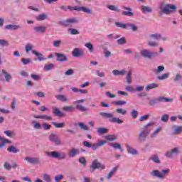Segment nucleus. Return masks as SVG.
Returning a JSON list of instances; mask_svg holds the SVG:
<instances>
[{
	"label": "nucleus",
	"mask_w": 182,
	"mask_h": 182,
	"mask_svg": "<svg viewBox=\"0 0 182 182\" xmlns=\"http://www.w3.org/2000/svg\"><path fill=\"white\" fill-rule=\"evenodd\" d=\"M54 68L55 65H53V63L46 64L44 66V70H46V72H48L49 70H52V69H53Z\"/></svg>",
	"instance_id": "nucleus-34"
},
{
	"label": "nucleus",
	"mask_w": 182,
	"mask_h": 182,
	"mask_svg": "<svg viewBox=\"0 0 182 182\" xmlns=\"http://www.w3.org/2000/svg\"><path fill=\"white\" fill-rule=\"evenodd\" d=\"M25 161L31 164H41L42 163L39 158L26 157Z\"/></svg>",
	"instance_id": "nucleus-15"
},
{
	"label": "nucleus",
	"mask_w": 182,
	"mask_h": 182,
	"mask_svg": "<svg viewBox=\"0 0 182 182\" xmlns=\"http://www.w3.org/2000/svg\"><path fill=\"white\" fill-rule=\"evenodd\" d=\"M157 103H159V98H154L149 101V106H154L155 105H157Z\"/></svg>",
	"instance_id": "nucleus-50"
},
{
	"label": "nucleus",
	"mask_w": 182,
	"mask_h": 182,
	"mask_svg": "<svg viewBox=\"0 0 182 182\" xmlns=\"http://www.w3.org/2000/svg\"><path fill=\"white\" fill-rule=\"evenodd\" d=\"M43 178L44 181H46V182L52 181V179L50 178V176H49L46 173L43 174Z\"/></svg>",
	"instance_id": "nucleus-43"
},
{
	"label": "nucleus",
	"mask_w": 182,
	"mask_h": 182,
	"mask_svg": "<svg viewBox=\"0 0 182 182\" xmlns=\"http://www.w3.org/2000/svg\"><path fill=\"white\" fill-rule=\"evenodd\" d=\"M127 83L130 85L132 83V71H129L127 75Z\"/></svg>",
	"instance_id": "nucleus-42"
},
{
	"label": "nucleus",
	"mask_w": 182,
	"mask_h": 182,
	"mask_svg": "<svg viewBox=\"0 0 182 182\" xmlns=\"http://www.w3.org/2000/svg\"><path fill=\"white\" fill-rule=\"evenodd\" d=\"M176 129L174 130L173 134H180L182 132V127H175Z\"/></svg>",
	"instance_id": "nucleus-57"
},
{
	"label": "nucleus",
	"mask_w": 182,
	"mask_h": 182,
	"mask_svg": "<svg viewBox=\"0 0 182 182\" xmlns=\"http://www.w3.org/2000/svg\"><path fill=\"white\" fill-rule=\"evenodd\" d=\"M55 56L57 58V62H68V55L63 53H55Z\"/></svg>",
	"instance_id": "nucleus-12"
},
{
	"label": "nucleus",
	"mask_w": 182,
	"mask_h": 182,
	"mask_svg": "<svg viewBox=\"0 0 182 182\" xmlns=\"http://www.w3.org/2000/svg\"><path fill=\"white\" fill-rule=\"evenodd\" d=\"M105 139L107 140H108V141H114V140H116V136H114V135H107L105 136Z\"/></svg>",
	"instance_id": "nucleus-44"
},
{
	"label": "nucleus",
	"mask_w": 182,
	"mask_h": 182,
	"mask_svg": "<svg viewBox=\"0 0 182 182\" xmlns=\"http://www.w3.org/2000/svg\"><path fill=\"white\" fill-rule=\"evenodd\" d=\"M32 53H33L34 55L38 56V60H40V62H42L43 60H46V58H43V55H42L40 53H38L36 50H32Z\"/></svg>",
	"instance_id": "nucleus-26"
},
{
	"label": "nucleus",
	"mask_w": 182,
	"mask_h": 182,
	"mask_svg": "<svg viewBox=\"0 0 182 182\" xmlns=\"http://www.w3.org/2000/svg\"><path fill=\"white\" fill-rule=\"evenodd\" d=\"M150 117V114H145L139 117V122H144V120H148Z\"/></svg>",
	"instance_id": "nucleus-60"
},
{
	"label": "nucleus",
	"mask_w": 182,
	"mask_h": 182,
	"mask_svg": "<svg viewBox=\"0 0 182 182\" xmlns=\"http://www.w3.org/2000/svg\"><path fill=\"white\" fill-rule=\"evenodd\" d=\"M122 9H125L126 11H124L122 12V15L124 16H134V13L132 12L133 9H132L130 7L122 6Z\"/></svg>",
	"instance_id": "nucleus-13"
},
{
	"label": "nucleus",
	"mask_w": 182,
	"mask_h": 182,
	"mask_svg": "<svg viewBox=\"0 0 182 182\" xmlns=\"http://www.w3.org/2000/svg\"><path fill=\"white\" fill-rule=\"evenodd\" d=\"M4 168L5 170L9 171L12 168V166H11V164H9L8 162H4Z\"/></svg>",
	"instance_id": "nucleus-62"
},
{
	"label": "nucleus",
	"mask_w": 182,
	"mask_h": 182,
	"mask_svg": "<svg viewBox=\"0 0 182 182\" xmlns=\"http://www.w3.org/2000/svg\"><path fill=\"white\" fill-rule=\"evenodd\" d=\"M117 168H119V166H115L111 170V171L108 173L107 177L108 180H110V177H112L114 175V173L117 171Z\"/></svg>",
	"instance_id": "nucleus-32"
},
{
	"label": "nucleus",
	"mask_w": 182,
	"mask_h": 182,
	"mask_svg": "<svg viewBox=\"0 0 182 182\" xmlns=\"http://www.w3.org/2000/svg\"><path fill=\"white\" fill-rule=\"evenodd\" d=\"M55 98L58 100H60V102H63L64 103L68 102V97H66V95H56Z\"/></svg>",
	"instance_id": "nucleus-25"
},
{
	"label": "nucleus",
	"mask_w": 182,
	"mask_h": 182,
	"mask_svg": "<svg viewBox=\"0 0 182 182\" xmlns=\"http://www.w3.org/2000/svg\"><path fill=\"white\" fill-rule=\"evenodd\" d=\"M85 48H87V49H89L90 52H93L94 49H93V45H92V43L90 42H88L87 43H85Z\"/></svg>",
	"instance_id": "nucleus-45"
},
{
	"label": "nucleus",
	"mask_w": 182,
	"mask_h": 182,
	"mask_svg": "<svg viewBox=\"0 0 182 182\" xmlns=\"http://www.w3.org/2000/svg\"><path fill=\"white\" fill-rule=\"evenodd\" d=\"M53 114L58 116V117H63V116H65V114L58 107L53 108Z\"/></svg>",
	"instance_id": "nucleus-17"
},
{
	"label": "nucleus",
	"mask_w": 182,
	"mask_h": 182,
	"mask_svg": "<svg viewBox=\"0 0 182 182\" xmlns=\"http://www.w3.org/2000/svg\"><path fill=\"white\" fill-rule=\"evenodd\" d=\"M113 75H114L115 76H123V75H124V73H126V70H122L121 71H119L118 70H114L112 71Z\"/></svg>",
	"instance_id": "nucleus-30"
},
{
	"label": "nucleus",
	"mask_w": 182,
	"mask_h": 182,
	"mask_svg": "<svg viewBox=\"0 0 182 182\" xmlns=\"http://www.w3.org/2000/svg\"><path fill=\"white\" fill-rule=\"evenodd\" d=\"M168 173H170V169H163L161 172L158 170H154L151 172V176L152 177H158V178H164Z\"/></svg>",
	"instance_id": "nucleus-5"
},
{
	"label": "nucleus",
	"mask_w": 182,
	"mask_h": 182,
	"mask_svg": "<svg viewBox=\"0 0 182 182\" xmlns=\"http://www.w3.org/2000/svg\"><path fill=\"white\" fill-rule=\"evenodd\" d=\"M32 49H33V46H32L31 44H26V52L27 53H29V52H31V50H32Z\"/></svg>",
	"instance_id": "nucleus-48"
},
{
	"label": "nucleus",
	"mask_w": 182,
	"mask_h": 182,
	"mask_svg": "<svg viewBox=\"0 0 182 182\" xmlns=\"http://www.w3.org/2000/svg\"><path fill=\"white\" fill-rule=\"evenodd\" d=\"M69 31H70L71 35H79V31L75 29V28H70Z\"/></svg>",
	"instance_id": "nucleus-63"
},
{
	"label": "nucleus",
	"mask_w": 182,
	"mask_h": 182,
	"mask_svg": "<svg viewBox=\"0 0 182 182\" xmlns=\"http://www.w3.org/2000/svg\"><path fill=\"white\" fill-rule=\"evenodd\" d=\"M99 115L100 117H102V119H104L105 120H109L110 123H117L118 124H122V123H123V120L119 117H114L112 112H101L99 113Z\"/></svg>",
	"instance_id": "nucleus-1"
},
{
	"label": "nucleus",
	"mask_w": 182,
	"mask_h": 182,
	"mask_svg": "<svg viewBox=\"0 0 182 182\" xmlns=\"http://www.w3.org/2000/svg\"><path fill=\"white\" fill-rule=\"evenodd\" d=\"M156 87H159V85L153 82L145 87V90H150L151 89H156Z\"/></svg>",
	"instance_id": "nucleus-27"
},
{
	"label": "nucleus",
	"mask_w": 182,
	"mask_h": 182,
	"mask_svg": "<svg viewBox=\"0 0 182 182\" xmlns=\"http://www.w3.org/2000/svg\"><path fill=\"white\" fill-rule=\"evenodd\" d=\"M113 104L116 105V106H123L124 105H127V102L119 100L114 102Z\"/></svg>",
	"instance_id": "nucleus-40"
},
{
	"label": "nucleus",
	"mask_w": 182,
	"mask_h": 182,
	"mask_svg": "<svg viewBox=\"0 0 182 182\" xmlns=\"http://www.w3.org/2000/svg\"><path fill=\"white\" fill-rule=\"evenodd\" d=\"M110 146H112V147H114V149H119V150L123 151V149H122V145H120V144H110Z\"/></svg>",
	"instance_id": "nucleus-52"
},
{
	"label": "nucleus",
	"mask_w": 182,
	"mask_h": 182,
	"mask_svg": "<svg viewBox=\"0 0 182 182\" xmlns=\"http://www.w3.org/2000/svg\"><path fill=\"white\" fill-rule=\"evenodd\" d=\"M59 25H62L65 28H68V26H70V25H74L75 23H77V19L76 18H68L65 21H59Z\"/></svg>",
	"instance_id": "nucleus-7"
},
{
	"label": "nucleus",
	"mask_w": 182,
	"mask_h": 182,
	"mask_svg": "<svg viewBox=\"0 0 182 182\" xmlns=\"http://www.w3.org/2000/svg\"><path fill=\"white\" fill-rule=\"evenodd\" d=\"M49 140L52 143H54V144H55V146H60L62 144V141L60 140V139H59V136H58L55 134H50Z\"/></svg>",
	"instance_id": "nucleus-8"
},
{
	"label": "nucleus",
	"mask_w": 182,
	"mask_h": 182,
	"mask_svg": "<svg viewBox=\"0 0 182 182\" xmlns=\"http://www.w3.org/2000/svg\"><path fill=\"white\" fill-rule=\"evenodd\" d=\"M97 133H98V134H105V133H107V129L104 127L97 128Z\"/></svg>",
	"instance_id": "nucleus-36"
},
{
	"label": "nucleus",
	"mask_w": 182,
	"mask_h": 182,
	"mask_svg": "<svg viewBox=\"0 0 182 182\" xmlns=\"http://www.w3.org/2000/svg\"><path fill=\"white\" fill-rule=\"evenodd\" d=\"M107 8H108V9H109V11H114L115 12L120 11V9H119V7L116 6L114 5H108Z\"/></svg>",
	"instance_id": "nucleus-37"
},
{
	"label": "nucleus",
	"mask_w": 182,
	"mask_h": 182,
	"mask_svg": "<svg viewBox=\"0 0 182 182\" xmlns=\"http://www.w3.org/2000/svg\"><path fill=\"white\" fill-rule=\"evenodd\" d=\"M142 12H149V13H151V12H153V10L149 6H142Z\"/></svg>",
	"instance_id": "nucleus-49"
},
{
	"label": "nucleus",
	"mask_w": 182,
	"mask_h": 182,
	"mask_svg": "<svg viewBox=\"0 0 182 182\" xmlns=\"http://www.w3.org/2000/svg\"><path fill=\"white\" fill-rule=\"evenodd\" d=\"M5 28L9 31H17V29H20L21 26L15 24H9L6 26Z\"/></svg>",
	"instance_id": "nucleus-19"
},
{
	"label": "nucleus",
	"mask_w": 182,
	"mask_h": 182,
	"mask_svg": "<svg viewBox=\"0 0 182 182\" xmlns=\"http://www.w3.org/2000/svg\"><path fill=\"white\" fill-rule=\"evenodd\" d=\"M149 38L151 39H160V38H161V35L159 34V33H155V34H151L149 35Z\"/></svg>",
	"instance_id": "nucleus-46"
},
{
	"label": "nucleus",
	"mask_w": 182,
	"mask_h": 182,
	"mask_svg": "<svg viewBox=\"0 0 182 182\" xmlns=\"http://www.w3.org/2000/svg\"><path fill=\"white\" fill-rule=\"evenodd\" d=\"M141 55L146 59H151V58L157 56V53L150 52L149 50H141Z\"/></svg>",
	"instance_id": "nucleus-9"
},
{
	"label": "nucleus",
	"mask_w": 182,
	"mask_h": 182,
	"mask_svg": "<svg viewBox=\"0 0 182 182\" xmlns=\"http://www.w3.org/2000/svg\"><path fill=\"white\" fill-rule=\"evenodd\" d=\"M79 127H80V129H82V130H85L87 131L89 130V129L87 128V125H85V124H83L82 122H80L78 124Z\"/></svg>",
	"instance_id": "nucleus-59"
},
{
	"label": "nucleus",
	"mask_w": 182,
	"mask_h": 182,
	"mask_svg": "<svg viewBox=\"0 0 182 182\" xmlns=\"http://www.w3.org/2000/svg\"><path fill=\"white\" fill-rule=\"evenodd\" d=\"M63 175H58L54 178L55 182H60V180L63 178Z\"/></svg>",
	"instance_id": "nucleus-64"
},
{
	"label": "nucleus",
	"mask_w": 182,
	"mask_h": 182,
	"mask_svg": "<svg viewBox=\"0 0 182 182\" xmlns=\"http://www.w3.org/2000/svg\"><path fill=\"white\" fill-rule=\"evenodd\" d=\"M168 77V73H164L161 76H158L157 79H159V80H164V79H167Z\"/></svg>",
	"instance_id": "nucleus-56"
},
{
	"label": "nucleus",
	"mask_w": 182,
	"mask_h": 182,
	"mask_svg": "<svg viewBox=\"0 0 182 182\" xmlns=\"http://www.w3.org/2000/svg\"><path fill=\"white\" fill-rule=\"evenodd\" d=\"M148 46H150L151 48H156V46H159V43L156 41H149L148 42Z\"/></svg>",
	"instance_id": "nucleus-53"
},
{
	"label": "nucleus",
	"mask_w": 182,
	"mask_h": 182,
	"mask_svg": "<svg viewBox=\"0 0 182 182\" xmlns=\"http://www.w3.org/2000/svg\"><path fill=\"white\" fill-rule=\"evenodd\" d=\"M160 9L163 14L169 15V14H173L174 11H177V6L174 4L161 3Z\"/></svg>",
	"instance_id": "nucleus-2"
},
{
	"label": "nucleus",
	"mask_w": 182,
	"mask_h": 182,
	"mask_svg": "<svg viewBox=\"0 0 182 182\" xmlns=\"http://www.w3.org/2000/svg\"><path fill=\"white\" fill-rule=\"evenodd\" d=\"M63 112H68L70 113H72V112H75V110H76V108L73 105L65 106L63 107Z\"/></svg>",
	"instance_id": "nucleus-23"
},
{
	"label": "nucleus",
	"mask_w": 182,
	"mask_h": 182,
	"mask_svg": "<svg viewBox=\"0 0 182 182\" xmlns=\"http://www.w3.org/2000/svg\"><path fill=\"white\" fill-rule=\"evenodd\" d=\"M76 108L78 109V110H80V112H86V111H87V108L83 107V105H77Z\"/></svg>",
	"instance_id": "nucleus-51"
},
{
	"label": "nucleus",
	"mask_w": 182,
	"mask_h": 182,
	"mask_svg": "<svg viewBox=\"0 0 182 182\" xmlns=\"http://www.w3.org/2000/svg\"><path fill=\"white\" fill-rule=\"evenodd\" d=\"M34 119H46V120H52V117L48 115H34Z\"/></svg>",
	"instance_id": "nucleus-31"
},
{
	"label": "nucleus",
	"mask_w": 182,
	"mask_h": 182,
	"mask_svg": "<svg viewBox=\"0 0 182 182\" xmlns=\"http://www.w3.org/2000/svg\"><path fill=\"white\" fill-rule=\"evenodd\" d=\"M181 148L180 147H176L171 151L166 153L165 156L168 157V159H171L173 157V154H180V150Z\"/></svg>",
	"instance_id": "nucleus-10"
},
{
	"label": "nucleus",
	"mask_w": 182,
	"mask_h": 182,
	"mask_svg": "<svg viewBox=\"0 0 182 182\" xmlns=\"http://www.w3.org/2000/svg\"><path fill=\"white\" fill-rule=\"evenodd\" d=\"M1 73H3V75H4V78H5L6 82H9V80H11V79H12V75H11V74L8 73V72H6V70H2Z\"/></svg>",
	"instance_id": "nucleus-24"
},
{
	"label": "nucleus",
	"mask_w": 182,
	"mask_h": 182,
	"mask_svg": "<svg viewBox=\"0 0 182 182\" xmlns=\"http://www.w3.org/2000/svg\"><path fill=\"white\" fill-rule=\"evenodd\" d=\"M33 29L38 33H45V31H46V27L43 26H39L34 27Z\"/></svg>",
	"instance_id": "nucleus-21"
},
{
	"label": "nucleus",
	"mask_w": 182,
	"mask_h": 182,
	"mask_svg": "<svg viewBox=\"0 0 182 182\" xmlns=\"http://www.w3.org/2000/svg\"><path fill=\"white\" fill-rule=\"evenodd\" d=\"M127 150L129 154H132L133 156H136L139 154V151L134 149L133 147L130 146V145L127 144Z\"/></svg>",
	"instance_id": "nucleus-18"
},
{
	"label": "nucleus",
	"mask_w": 182,
	"mask_h": 182,
	"mask_svg": "<svg viewBox=\"0 0 182 182\" xmlns=\"http://www.w3.org/2000/svg\"><path fill=\"white\" fill-rule=\"evenodd\" d=\"M4 134L7 135L8 137H14L15 136V133L11 130L4 131Z\"/></svg>",
	"instance_id": "nucleus-47"
},
{
	"label": "nucleus",
	"mask_w": 182,
	"mask_h": 182,
	"mask_svg": "<svg viewBox=\"0 0 182 182\" xmlns=\"http://www.w3.org/2000/svg\"><path fill=\"white\" fill-rule=\"evenodd\" d=\"M168 114H165L164 115H162V117H161V122H164L165 123H167V122H168Z\"/></svg>",
	"instance_id": "nucleus-54"
},
{
	"label": "nucleus",
	"mask_w": 182,
	"mask_h": 182,
	"mask_svg": "<svg viewBox=\"0 0 182 182\" xmlns=\"http://www.w3.org/2000/svg\"><path fill=\"white\" fill-rule=\"evenodd\" d=\"M84 54L85 53H83V50L80 48H75L73 51V56L74 58H80V56H83Z\"/></svg>",
	"instance_id": "nucleus-14"
},
{
	"label": "nucleus",
	"mask_w": 182,
	"mask_h": 182,
	"mask_svg": "<svg viewBox=\"0 0 182 182\" xmlns=\"http://www.w3.org/2000/svg\"><path fill=\"white\" fill-rule=\"evenodd\" d=\"M46 19H48V16L45 14H41L36 17L37 21H45Z\"/></svg>",
	"instance_id": "nucleus-35"
},
{
	"label": "nucleus",
	"mask_w": 182,
	"mask_h": 182,
	"mask_svg": "<svg viewBox=\"0 0 182 182\" xmlns=\"http://www.w3.org/2000/svg\"><path fill=\"white\" fill-rule=\"evenodd\" d=\"M74 11H77V12H85V14H92V9L87 7H80V6H74Z\"/></svg>",
	"instance_id": "nucleus-11"
},
{
	"label": "nucleus",
	"mask_w": 182,
	"mask_h": 182,
	"mask_svg": "<svg viewBox=\"0 0 182 182\" xmlns=\"http://www.w3.org/2000/svg\"><path fill=\"white\" fill-rule=\"evenodd\" d=\"M100 168V170H105L106 166L105 165H102L100 162L97 161V159H95L91 166H90V173H93L95 170Z\"/></svg>",
	"instance_id": "nucleus-6"
},
{
	"label": "nucleus",
	"mask_w": 182,
	"mask_h": 182,
	"mask_svg": "<svg viewBox=\"0 0 182 182\" xmlns=\"http://www.w3.org/2000/svg\"><path fill=\"white\" fill-rule=\"evenodd\" d=\"M115 112L116 113H118V114H122V116H125V114H127V110L123 108H117Z\"/></svg>",
	"instance_id": "nucleus-28"
},
{
	"label": "nucleus",
	"mask_w": 182,
	"mask_h": 182,
	"mask_svg": "<svg viewBox=\"0 0 182 182\" xmlns=\"http://www.w3.org/2000/svg\"><path fill=\"white\" fill-rule=\"evenodd\" d=\"M118 45H124L126 43V38L124 37H122L117 40Z\"/></svg>",
	"instance_id": "nucleus-61"
},
{
	"label": "nucleus",
	"mask_w": 182,
	"mask_h": 182,
	"mask_svg": "<svg viewBox=\"0 0 182 182\" xmlns=\"http://www.w3.org/2000/svg\"><path fill=\"white\" fill-rule=\"evenodd\" d=\"M115 25L118 28H122V29H126L127 28V24H124L120 22H115Z\"/></svg>",
	"instance_id": "nucleus-41"
},
{
	"label": "nucleus",
	"mask_w": 182,
	"mask_h": 182,
	"mask_svg": "<svg viewBox=\"0 0 182 182\" xmlns=\"http://www.w3.org/2000/svg\"><path fill=\"white\" fill-rule=\"evenodd\" d=\"M131 116L133 119H137V116H139V112L135 109H133L131 112Z\"/></svg>",
	"instance_id": "nucleus-55"
},
{
	"label": "nucleus",
	"mask_w": 182,
	"mask_h": 182,
	"mask_svg": "<svg viewBox=\"0 0 182 182\" xmlns=\"http://www.w3.org/2000/svg\"><path fill=\"white\" fill-rule=\"evenodd\" d=\"M0 141H1L0 149H1V147H4V146L6 144H11V143H12L9 139L2 138V136H0Z\"/></svg>",
	"instance_id": "nucleus-22"
},
{
	"label": "nucleus",
	"mask_w": 182,
	"mask_h": 182,
	"mask_svg": "<svg viewBox=\"0 0 182 182\" xmlns=\"http://www.w3.org/2000/svg\"><path fill=\"white\" fill-rule=\"evenodd\" d=\"M52 124L54 125V127H55V129H63V127H65V123L63 122H61V123L52 122Z\"/></svg>",
	"instance_id": "nucleus-33"
},
{
	"label": "nucleus",
	"mask_w": 182,
	"mask_h": 182,
	"mask_svg": "<svg viewBox=\"0 0 182 182\" xmlns=\"http://www.w3.org/2000/svg\"><path fill=\"white\" fill-rule=\"evenodd\" d=\"M31 77L33 78V80L36 82H39L42 78L41 77V75H36V74H31Z\"/></svg>",
	"instance_id": "nucleus-39"
},
{
	"label": "nucleus",
	"mask_w": 182,
	"mask_h": 182,
	"mask_svg": "<svg viewBox=\"0 0 182 182\" xmlns=\"http://www.w3.org/2000/svg\"><path fill=\"white\" fill-rule=\"evenodd\" d=\"M80 154V151L76 148H73L68 151L69 157L73 158Z\"/></svg>",
	"instance_id": "nucleus-16"
},
{
	"label": "nucleus",
	"mask_w": 182,
	"mask_h": 182,
	"mask_svg": "<svg viewBox=\"0 0 182 182\" xmlns=\"http://www.w3.org/2000/svg\"><path fill=\"white\" fill-rule=\"evenodd\" d=\"M151 126H154V122H149L144 125V129L140 132L139 134V140L140 141H144L146 140V137H147V134L150 133L151 130L149 127H151Z\"/></svg>",
	"instance_id": "nucleus-3"
},
{
	"label": "nucleus",
	"mask_w": 182,
	"mask_h": 182,
	"mask_svg": "<svg viewBox=\"0 0 182 182\" xmlns=\"http://www.w3.org/2000/svg\"><path fill=\"white\" fill-rule=\"evenodd\" d=\"M46 156H48V157L58 159V160H65V159H66V154L60 153L59 151L46 152Z\"/></svg>",
	"instance_id": "nucleus-4"
},
{
	"label": "nucleus",
	"mask_w": 182,
	"mask_h": 182,
	"mask_svg": "<svg viewBox=\"0 0 182 182\" xmlns=\"http://www.w3.org/2000/svg\"><path fill=\"white\" fill-rule=\"evenodd\" d=\"M164 70V67L163 65L158 66L157 69L154 70L155 73H161Z\"/></svg>",
	"instance_id": "nucleus-58"
},
{
	"label": "nucleus",
	"mask_w": 182,
	"mask_h": 182,
	"mask_svg": "<svg viewBox=\"0 0 182 182\" xmlns=\"http://www.w3.org/2000/svg\"><path fill=\"white\" fill-rule=\"evenodd\" d=\"M9 153H19L20 150L16 149V146H10L7 149Z\"/></svg>",
	"instance_id": "nucleus-29"
},
{
	"label": "nucleus",
	"mask_w": 182,
	"mask_h": 182,
	"mask_svg": "<svg viewBox=\"0 0 182 182\" xmlns=\"http://www.w3.org/2000/svg\"><path fill=\"white\" fill-rule=\"evenodd\" d=\"M150 160H152L154 163H156L157 164H160V159H159V156L157 155H153L151 158Z\"/></svg>",
	"instance_id": "nucleus-38"
},
{
	"label": "nucleus",
	"mask_w": 182,
	"mask_h": 182,
	"mask_svg": "<svg viewBox=\"0 0 182 182\" xmlns=\"http://www.w3.org/2000/svg\"><path fill=\"white\" fill-rule=\"evenodd\" d=\"M174 100L173 98H167L166 97H158V102L163 103L165 102V103H168L173 102Z\"/></svg>",
	"instance_id": "nucleus-20"
}]
</instances>
